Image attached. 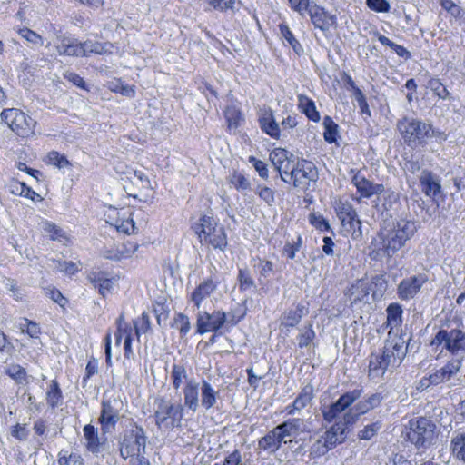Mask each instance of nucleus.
<instances>
[{
	"instance_id": "nucleus-1",
	"label": "nucleus",
	"mask_w": 465,
	"mask_h": 465,
	"mask_svg": "<svg viewBox=\"0 0 465 465\" xmlns=\"http://www.w3.org/2000/svg\"><path fill=\"white\" fill-rule=\"evenodd\" d=\"M408 344L403 336L389 337L382 351L370 355L368 375L371 379L381 378L387 370L399 366L404 359Z\"/></svg>"
},
{
	"instance_id": "nucleus-2",
	"label": "nucleus",
	"mask_w": 465,
	"mask_h": 465,
	"mask_svg": "<svg viewBox=\"0 0 465 465\" xmlns=\"http://www.w3.org/2000/svg\"><path fill=\"white\" fill-rule=\"evenodd\" d=\"M398 128L404 142L411 147L425 146L427 140L430 138H435L440 143L446 140L443 133L418 119L404 118L399 122Z\"/></svg>"
},
{
	"instance_id": "nucleus-3",
	"label": "nucleus",
	"mask_w": 465,
	"mask_h": 465,
	"mask_svg": "<svg viewBox=\"0 0 465 465\" xmlns=\"http://www.w3.org/2000/svg\"><path fill=\"white\" fill-rule=\"evenodd\" d=\"M416 230L414 222L401 219L391 229L381 231L379 236L381 239V250L383 254L392 257L414 235Z\"/></svg>"
},
{
	"instance_id": "nucleus-4",
	"label": "nucleus",
	"mask_w": 465,
	"mask_h": 465,
	"mask_svg": "<svg viewBox=\"0 0 465 465\" xmlns=\"http://www.w3.org/2000/svg\"><path fill=\"white\" fill-rule=\"evenodd\" d=\"M183 414V406L173 403L163 397L154 401V421L157 428L163 431H170L180 425Z\"/></svg>"
},
{
	"instance_id": "nucleus-5",
	"label": "nucleus",
	"mask_w": 465,
	"mask_h": 465,
	"mask_svg": "<svg viewBox=\"0 0 465 465\" xmlns=\"http://www.w3.org/2000/svg\"><path fill=\"white\" fill-rule=\"evenodd\" d=\"M201 242L211 244L213 248L224 251L227 246V236L223 226H218L216 221L209 215H203L194 225Z\"/></svg>"
},
{
	"instance_id": "nucleus-6",
	"label": "nucleus",
	"mask_w": 465,
	"mask_h": 465,
	"mask_svg": "<svg viewBox=\"0 0 465 465\" xmlns=\"http://www.w3.org/2000/svg\"><path fill=\"white\" fill-rule=\"evenodd\" d=\"M435 429V424L425 417L411 419L409 421L407 438L417 448H427L434 440Z\"/></svg>"
},
{
	"instance_id": "nucleus-7",
	"label": "nucleus",
	"mask_w": 465,
	"mask_h": 465,
	"mask_svg": "<svg viewBox=\"0 0 465 465\" xmlns=\"http://www.w3.org/2000/svg\"><path fill=\"white\" fill-rule=\"evenodd\" d=\"M146 440L145 432L142 427L134 425L131 429L126 430L120 443L121 456L124 460L139 456L145 449Z\"/></svg>"
},
{
	"instance_id": "nucleus-8",
	"label": "nucleus",
	"mask_w": 465,
	"mask_h": 465,
	"mask_svg": "<svg viewBox=\"0 0 465 465\" xmlns=\"http://www.w3.org/2000/svg\"><path fill=\"white\" fill-rule=\"evenodd\" d=\"M432 346L442 345L453 355L465 353V332L460 329H440L430 343Z\"/></svg>"
},
{
	"instance_id": "nucleus-9",
	"label": "nucleus",
	"mask_w": 465,
	"mask_h": 465,
	"mask_svg": "<svg viewBox=\"0 0 465 465\" xmlns=\"http://www.w3.org/2000/svg\"><path fill=\"white\" fill-rule=\"evenodd\" d=\"M1 118L16 134L25 137L34 133L35 122L16 108L5 109Z\"/></svg>"
},
{
	"instance_id": "nucleus-10",
	"label": "nucleus",
	"mask_w": 465,
	"mask_h": 465,
	"mask_svg": "<svg viewBox=\"0 0 465 465\" xmlns=\"http://www.w3.org/2000/svg\"><path fill=\"white\" fill-rule=\"evenodd\" d=\"M318 179V172L312 162L306 160L297 161L296 167L291 172V178L289 183L292 182L295 188L307 190L312 182H316Z\"/></svg>"
},
{
	"instance_id": "nucleus-11",
	"label": "nucleus",
	"mask_w": 465,
	"mask_h": 465,
	"mask_svg": "<svg viewBox=\"0 0 465 465\" xmlns=\"http://www.w3.org/2000/svg\"><path fill=\"white\" fill-rule=\"evenodd\" d=\"M353 423H355V416L351 413H345L342 419L336 421L322 436L325 441L324 444L332 450L338 444L342 443L347 438L349 426Z\"/></svg>"
},
{
	"instance_id": "nucleus-12",
	"label": "nucleus",
	"mask_w": 465,
	"mask_h": 465,
	"mask_svg": "<svg viewBox=\"0 0 465 465\" xmlns=\"http://www.w3.org/2000/svg\"><path fill=\"white\" fill-rule=\"evenodd\" d=\"M226 322V312L223 311H199L196 314V332L204 334L206 332H217Z\"/></svg>"
},
{
	"instance_id": "nucleus-13",
	"label": "nucleus",
	"mask_w": 465,
	"mask_h": 465,
	"mask_svg": "<svg viewBox=\"0 0 465 465\" xmlns=\"http://www.w3.org/2000/svg\"><path fill=\"white\" fill-rule=\"evenodd\" d=\"M362 390L355 389L342 394L335 402L322 408V413L325 420L331 422L336 417L361 398Z\"/></svg>"
},
{
	"instance_id": "nucleus-14",
	"label": "nucleus",
	"mask_w": 465,
	"mask_h": 465,
	"mask_svg": "<svg viewBox=\"0 0 465 465\" xmlns=\"http://www.w3.org/2000/svg\"><path fill=\"white\" fill-rule=\"evenodd\" d=\"M120 405L121 401L116 398L103 400L99 422L104 432L110 431V430L114 428L115 424L119 420Z\"/></svg>"
},
{
	"instance_id": "nucleus-15",
	"label": "nucleus",
	"mask_w": 465,
	"mask_h": 465,
	"mask_svg": "<svg viewBox=\"0 0 465 465\" xmlns=\"http://www.w3.org/2000/svg\"><path fill=\"white\" fill-rule=\"evenodd\" d=\"M427 281L428 277L424 273H419L403 279L397 287L398 297L401 300L414 298Z\"/></svg>"
},
{
	"instance_id": "nucleus-16",
	"label": "nucleus",
	"mask_w": 465,
	"mask_h": 465,
	"mask_svg": "<svg viewBox=\"0 0 465 465\" xmlns=\"http://www.w3.org/2000/svg\"><path fill=\"white\" fill-rule=\"evenodd\" d=\"M351 183L357 188V192L361 196L364 198H371L373 195L381 194L384 191L383 184L373 183L367 180L360 172L353 175Z\"/></svg>"
},
{
	"instance_id": "nucleus-17",
	"label": "nucleus",
	"mask_w": 465,
	"mask_h": 465,
	"mask_svg": "<svg viewBox=\"0 0 465 465\" xmlns=\"http://www.w3.org/2000/svg\"><path fill=\"white\" fill-rule=\"evenodd\" d=\"M315 27L322 31H328L336 23L334 15L327 13L322 7L312 4L307 11Z\"/></svg>"
},
{
	"instance_id": "nucleus-18",
	"label": "nucleus",
	"mask_w": 465,
	"mask_h": 465,
	"mask_svg": "<svg viewBox=\"0 0 465 465\" xmlns=\"http://www.w3.org/2000/svg\"><path fill=\"white\" fill-rule=\"evenodd\" d=\"M461 359L449 361L443 367L431 373L430 375V380L432 381L433 385H439L450 381L451 377L460 371L461 368Z\"/></svg>"
},
{
	"instance_id": "nucleus-19",
	"label": "nucleus",
	"mask_w": 465,
	"mask_h": 465,
	"mask_svg": "<svg viewBox=\"0 0 465 465\" xmlns=\"http://www.w3.org/2000/svg\"><path fill=\"white\" fill-rule=\"evenodd\" d=\"M305 430V423L302 419H289L286 421L277 425L275 431L280 436V440L286 443V438H296L300 433Z\"/></svg>"
},
{
	"instance_id": "nucleus-20",
	"label": "nucleus",
	"mask_w": 465,
	"mask_h": 465,
	"mask_svg": "<svg viewBox=\"0 0 465 465\" xmlns=\"http://www.w3.org/2000/svg\"><path fill=\"white\" fill-rule=\"evenodd\" d=\"M422 192L430 198L437 197L441 192L440 178L429 170H423L419 178Z\"/></svg>"
},
{
	"instance_id": "nucleus-21",
	"label": "nucleus",
	"mask_w": 465,
	"mask_h": 465,
	"mask_svg": "<svg viewBox=\"0 0 465 465\" xmlns=\"http://www.w3.org/2000/svg\"><path fill=\"white\" fill-rule=\"evenodd\" d=\"M308 312L309 309L304 304L298 303L282 314L280 324L285 328H293L300 323L302 317L306 316Z\"/></svg>"
},
{
	"instance_id": "nucleus-22",
	"label": "nucleus",
	"mask_w": 465,
	"mask_h": 465,
	"mask_svg": "<svg viewBox=\"0 0 465 465\" xmlns=\"http://www.w3.org/2000/svg\"><path fill=\"white\" fill-rule=\"evenodd\" d=\"M218 287V282L212 278L203 281L191 293V301L200 309L203 300L208 298Z\"/></svg>"
},
{
	"instance_id": "nucleus-23",
	"label": "nucleus",
	"mask_w": 465,
	"mask_h": 465,
	"mask_svg": "<svg viewBox=\"0 0 465 465\" xmlns=\"http://www.w3.org/2000/svg\"><path fill=\"white\" fill-rule=\"evenodd\" d=\"M200 383L195 379H189L183 388L184 406L195 412L200 406Z\"/></svg>"
},
{
	"instance_id": "nucleus-24",
	"label": "nucleus",
	"mask_w": 465,
	"mask_h": 465,
	"mask_svg": "<svg viewBox=\"0 0 465 465\" xmlns=\"http://www.w3.org/2000/svg\"><path fill=\"white\" fill-rule=\"evenodd\" d=\"M259 124L262 132L273 139L281 138V129L271 109L264 110L259 116Z\"/></svg>"
},
{
	"instance_id": "nucleus-25",
	"label": "nucleus",
	"mask_w": 465,
	"mask_h": 465,
	"mask_svg": "<svg viewBox=\"0 0 465 465\" xmlns=\"http://www.w3.org/2000/svg\"><path fill=\"white\" fill-rule=\"evenodd\" d=\"M369 294V284L362 279L357 280L345 292V295L349 298L351 304L357 303L359 302H367Z\"/></svg>"
},
{
	"instance_id": "nucleus-26",
	"label": "nucleus",
	"mask_w": 465,
	"mask_h": 465,
	"mask_svg": "<svg viewBox=\"0 0 465 465\" xmlns=\"http://www.w3.org/2000/svg\"><path fill=\"white\" fill-rule=\"evenodd\" d=\"M55 48L59 55L68 56H82L83 52L81 51V44H78L75 40L59 36L55 41Z\"/></svg>"
},
{
	"instance_id": "nucleus-27",
	"label": "nucleus",
	"mask_w": 465,
	"mask_h": 465,
	"mask_svg": "<svg viewBox=\"0 0 465 465\" xmlns=\"http://www.w3.org/2000/svg\"><path fill=\"white\" fill-rule=\"evenodd\" d=\"M201 405L205 410H210L217 403L219 391H215L211 383L203 380L200 387Z\"/></svg>"
},
{
	"instance_id": "nucleus-28",
	"label": "nucleus",
	"mask_w": 465,
	"mask_h": 465,
	"mask_svg": "<svg viewBox=\"0 0 465 465\" xmlns=\"http://www.w3.org/2000/svg\"><path fill=\"white\" fill-rule=\"evenodd\" d=\"M298 107L310 120L313 122L320 121V114L316 110L315 104L308 96L298 95Z\"/></svg>"
},
{
	"instance_id": "nucleus-29",
	"label": "nucleus",
	"mask_w": 465,
	"mask_h": 465,
	"mask_svg": "<svg viewBox=\"0 0 465 465\" xmlns=\"http://www.w3.org/2000/svg\"><path fill=\"white\" fill-rule=\"evenodd\" d=\"M282 440H280V436L275 428L269 431L265 436L261 438L258 441V446L263 450H270L274 452L281 448Z\"/></svg>"
},
{
	"instance_id": "nucleus-30",
	"label": "nucleus",
	"mask_w": 465,
	"mask_h": 465,
	"mask_svg": "<svg viewBox=\"0 0 465 465\" xmlns=\"http://www.w3.org/2000/svg\"><path fill=\"white\" fill-rule=\"evenodd\" d=\"M83 430L88 450L93 453L99 452L101 442L99 440L97 429L91 424H87L84 427Z\"/></svg>"
},
{
	"instance_id": "nucleus-31",
	"label": "nucleus",
	"mask_w": 465,
	"mask_h": 465,
	"mask_svg": "<svg viewBox=\"0 0 465 465\" xmlns=\"http://www.w3.org/2000/svg\"><path fill=\"white\" fill-rule=\"evenodd\" d=\"M450 450L457 460L465 463V432L457 433L451 438Z\"/></svg>"
},
{
	"instance_id": "nucleus-32",
	"label": "nucleus",
	"mask_w": 465,
	"mask_h": 465,
	"mask_svg": "<svg viewBox=\"0 0 465 465\" xmlns=\"http://www.w3.org/2000/svg\"><path fill=\"white\" fill-rule=\"evenodd\" d=\"M41 228L52 241L63 242L67 239L65 232L55 223L44 221L41 223Z\"/></svg>"
},
{
	"instance_id": "nucleus-33",
	"label": "nucleus",
	"mask_w": 465,
	"mask_h": 465,
	"mask_svg": "<svg viewBox=\"0 0 465 465\" xmlns=\"http://www.w3.org/2000/svg\"><path fill=\"white\" fill-rule=\"evenodd\" d=\"M62 398V391L58 382L55 380H52L46 391L47 404L52 409H54L61 404Z\"/></svg>"
},
{
	"instance_id": "nucleus-34",
	"label": "nucleus",
	"mask_w": 465,
	"mask_h": 465,
	"mask_svg": "<svg viewBox=\"0 0 465 465\" xmlns=\"http://www.w3.org/2000/svg\"><path fill=\"white\" fill-rule=\"evenodd\" d=\"M89 280L97 288L100 294L104 297L110 292L113 282L110 279L104 277L102 273H93L89 275Z\"/></svg>"
},
{
	"instance_id": "nucleus-35",
	"label": "nucleus",
	"mask_w": 465,
	"mask_h": 465,
	"mask_svg": "<svg viewBox=\"0 0 465 465\" xmlns=\"http://www.w3.org/2000/svg\"><path fill=\"white\" fill-rule=\"evenodd\" d=\"M387 321L391 327L399 326L402 322V308L399 303H391L387 307Z\"/></svg>"
},
{
	"instance_id": "nucleus-36",
	"label": "nucleus",
	"mask_w": 465,
	"mask_h": 465,
	"mask_svg": "<svg viewBox=\"0 0 465 465\" xmlns=\"http://www.w3.org/2000/svg\"><path fill=\"white\" fill-rule=\"evenodd\" d=\"M172 327L179 331L181 338H184L191 330L189 317L182 312L175 314Z\"/></svg>"
},
{
	"instance_id": "nucleus-37",
	"label": "nucleus",
	"mask_w": 465,
	"mask_h": 465,
	"mask_svg": "<svg viewBox=\"0 0 465 465\" xmlns=\"http://www.w3.org/2000/svg\"><path fill=\"white\" fill-rule=\"evenodd\" d=\"M171 379L173 388L178 390L183 381H188L185 367L183 364H173L171 371Z\"/></svg>"
},
{
	"instance_id": "nucleus-38",
	"label": "nucleus",
	"mask_w": 465,
	"mask_h": 465,
	"mask_svg": "<svg viewBox=\"0 0 465 465\" xmlns=\"http://www.w3.org/2000/svg\"><path fill=\"white\" fill-rule=\"evenodd\" d=\"M323 126H324V139L327 143H332L337 140L338 134V124L330 117L325 116L323 118Z\"/></svg>"
},
{
	"instance_id": "nucleus-39",
	"label": "nucleus",
	"mask_w": 465,
	"mask_h": 465,
	"mask_svg": "<svg viewBox=\"0 0 465 465\" xmlns=\"http://www.w3.org/2000/svg\"><path fill=\"white\" fill-rule=\"evenodd\" d=\"M313 387L307 384L302 389V391L293 401V408L298 411L304 408L312 399Z\"/></svg>"
},
{
	"instance_id": "nucleus-40",
	"label": "nucleus",
	"mask_w": 465,
	"mask_h": 465,
	"mask_svg": "<svg viewBox=\"0 0 465 465\" xmlns=\"http://www.w3.org/2000/svg\"><path fill=\"white\" fill-rule=\"evenodd\" d=\"M5 373L15 381L18 384H24L27 382V373L24 367L19 364H11L6 370Z\"/></svg>"
},
{
	"instance_id": "nucleus-41",
	"label": "nucleus",
	"mask_w": 465,
	"mask_h": 465,
	"mask_svg": "<svg viewBox=\"0 0 465 465\" xmlns=\"http://www.w3.org/2000/svg\"><path fill=\"white\" fill-rule=\"evenodd\" d=\"M224 116L229 127L236 128L240 125L241 122L243 121L240 109L235 105L227 106L224 111Z\"/></svg>"
},
{
	"instance_id": "nucleus-42",
	"label": "nucleus",
	"mask_w": 465,
	"mask_h": 465,
	"mask_svg": "<svg viewBox=\"0 0 465 465\" xmlns=\"http://www.w3.org/2000/svg\"><path fill=\"white\" fill-rule=\"evenodd\" d=\"M427 88L430 89L439 98L446 100L450 98V94L439 78H430L427 83Z\"/></svg>"
},
{
	"instance_id": "nucleus-43",
	"label": "nucleus",
	"mask_w": 465,
	"mask_h": 465,
	"mask_svg": "<svg viewBox=\"0 0 465 465\" xmlns=\"http://www.w3.org/2000/svg\"><path fill=\"white\" fill-rule=\"evenodd\" d=\"M280 31L282 36L288 42L292 47L293 51L297 54H301L303 52V48L298 40L293 36L292 31L286 25H280Z\"/></svg>"
},
{
	"instance_id": "nucleus-44",
	"label": "nucleus",
	"mask_w": 465,
	"mask_h": 465,
	"mask_svg": "<svg viewBox=\"0 0 465 465\" xmlns=\"http://www.w3.org/2000/svg\"><path fill=\"white\" fill-rule=\"evenodd\" d=\"M229 183L240 192L246 191L250 188V182L245 175L236 171L230 174Z\"/></svg>"
},
{
	"instance_id": "nucleus-45",
	"label": "nucleus",
	"mask_w": 465,
	"mask_h": 465,
	"mask_svg": "<svg viewBox=\"0 0 465 465\" xmlns=\"http://www.w3.org/2000/svg\"><path fill=\"white\" fill-rule=\"evenodd\" d=\"M290 156H292V154L287 150L283 148H276L271 152L270 161L275 169H281V165L289 159Z\"/></svg>"
},
{
	"instance_id": "nucleus-46",
	"label": "nucleus",
	"mask_w": 465,
	"mask_h": 465,
	"mask_svg": "<svg viewBox=\"0 0 465 465\" xmlns=\"http://www.w3.org/2000/svg\"><path fill=\"white\" fill-rule=\"evenodd\" d=\"M58 456V465H84L83 458L76 453L61 450Z\"/></svg>"
},
{
	"instance_id": "nucleus-47",
	"label": "nucleus",
	"mask_w": 465,
	"mask_h": 465,
	"mask_svg": "<svg viewBox=\"0 0 465 465\" xmlns=\"http://www.w3.org/2000/svg\"><path fill=\"white\" fill-rule=\"evenodd\" d=\"M255 193L269 206H272L275 203V191L268 186L258 185Z\"/></svg>"
},
{
	"instance_id": "nucleus-48",
	"label": "nucleus",
	"mask_w": 465,
	"mask_h": 465,
	"mask_svg": "<svg viewBox=\"0 0 465 465\" xmlns=\"http://www.w3.org/2000/svg\"><path fill=\"white\" fill-rule=\"evenodd\" d=\"M315 338V332L312 329V325L309 324V326L305 327L301 331V333L297 337L298 345L300 348L308 347Z\"/></svg>"
},
{
	"instance_id": "nucleus-49",
	"label": "nucleus",
	"mask_w": 465,
	"mask_h": 465,
	"mask_svg": "<svg viewBox=\"0 0 465 465\" xmlns=\"http://www.w3.org/2000/svg\"><path fill=\"white\" fill-rule=\"evenodd\" d=\"M134 329L138 339L141 333H146L151 330L150 316L147 312H143L142 316L134 322Z\"/></svg>"
},
{
	"instance_id": "nucleus-50",
	"label": "nucleus",
	"mask_w": 465,
	"mask_h": 465,
	"mask_svg": "<svg viewBox=\"0 0 465 465\" xmlns=\"http://www.w3.org/2000/svg\"><path fill=\"white\" fill-rule=\"evenodd\" d=\"M81 51L83 52L82 56L92 53L102 54L106 52L105 47L98 42L85 41L84 43L81 44Z\"/></svg>"
},
{
	"instance_id": "nucleus-51",
	"label": "nucleus",
	"mask_w": 465,
	"mask_h": 465,
	"mask_svg": "<svg viewBox=\"0 0 465 465\" xmlns=\"http://www.w3.org/2000/svg\"><path fill=\"white\" fill-rule=\"evenodd\" d=\"M341 214L342 215V222H348L351 224V227L361 224L357 213L351 206H343Z\"/></svg>"
},
{
	"instance_id": "nucleus-52",
	"label": "nucleus",
	"mask_w": 465,
	"mask_h": 465,
	"mask_svg": "<svg viewBox=\"0 0 465 465\" xmlns=\"http://www.w3.org/2000/svg\"><path fill=\"white\" fill-rule=\"evenodd\" d=\"M293 167H296V162L293 159V155L290 156L289 159H287L282 165L281 169H276L281 176V179L285 182L289 183V179L291 178V172L293 169Z\"/></svg>"
},
{
	"instance_id": "nucleus-53",
	"label": "nucleus",
	"mask_w": 465,
	"mask_h": 465,
	"mask_svg": "<svg viewBox=\"0 0 465 465\" xmlns=\"http://www.w3.org/2000/svg\"><path fill=\"white\" fill-rule=\"evenodd\" d=\"M239 286L242 291H246L254 286V281L248 269H240L238 273Z\"/></svg>"
},
{
	"instance_id": "nucleus-54",
	"label": "nucleus",
	"mask_w": 465,
	"mask_h": 465,
	"mask_svg": "<svg viewBox=\"0 0 465 465\" xmlns=\"http://www.w3.org/2000/svg\"><path fill=\"white\" fill-rule=\"evenodd\" d=\"M114 226L118 232H123L126 234H131L135 232V224L132 218L117 219Z\"/></svg>"
},
{
	"instance_id": "nucleus-55",
	"label": "nucleus",
	"mask_w": 465,
	"mask_h": 465,
	"mask_svg": "<svg viewBox=\"0 0 465 465\" xmlns=\"http://www.w3.org/2000/svg\"><path fill=\"white\" fill-rule=\"evenodd\" d=\"M25 324L20 323L21 331L25 332L31 338H38L41 332L39 325L35 322L29 321L28 319H25Z\"/></svg>"
},
{
	"instance_id": "nucleus-56",
	"label": "nucleus",
	"mask_w": 465,
	"mask_h": 465,
	"mask_svg": "<svg viewBox=\"0 0 465 465\" xmlns=\"http://www.w3.org/2000/svg\"><path fill=\"white\" fill-rule=\"evenodd\" d=\"M324 440L321 437L319 438L312 446L310 449V455L312 457H321L325 455L329 450L331 449L327 447L326 444H324Z\"/></svg>"
},
{
	"instance_id": "nucleus-57",
	"label": "nucleus",
	"mask_w": 465,
	"mask_h": 465,
	"mask_svg": "<svg viewBox=\"0 0 465 465\" xmlns=\"http://www.w3.org/2000/svg\"><path fill=\"white\" fill-rule=\"evenodd\" d=\"M302 244V237L299 235L297 241L293 242H286L283 247V253L291 260L295 258L296 252L300 251Z\"/></svg>"
},
{
	"instance_id": "nucleus-58",
	"label": "nucleus",
	"mask_w": 465,
	"mask_h": 465,
	"mask_svg": "<svg viewBox=\"0 0 465 465\" xmlns=\"http://www.w3.org/2000/svg\"><path fill=\"white\" fill-rule=\"evenodd\" d=\"M11 435L18 440L25 441L28 439L29 430L25 424L16 423L11 427Z\"/></svg>"
},
{
	"instance_id": "nucleus-59",
	"label": "nucleus",
	"mask_w": 465,
	"mask_h": 465,
	"mask_svg": "<svg viewBox=\"0 0 465 465\" xmlns=\"http://www.w3.org/2000/svg\"><path fill=\"white\" fill-rule=\"evenodd\" d=\"M48 161L50 164H53L58 168H64L70 165V163L66 157L55 151L50 152L48 153Z\"/></svg>"
},
{
	"instance_id": "nucleus-60",
	"label": "nucleus",
	"mask_w": 465,
	"mask_h": 465,
	"mask_svg": "<svg viewBox=\"0 0 465 465\" xmlns=\"http://www.w3.org/2000/svg\"><path fill=\"white\" fill-rule=\"evenodd\" d=\"M366 5L375 12H389L391 8L387 0H366Z\"/></svg>"
},
{
	"instance_id": "nucleus-61",
	"label": "nucleus",
	"mask_w": 465,
	"mask_h": 465,
	"mask_svg": "<svg viewBox=\"0 0 465 465\" xmlns=\"http://www.w3.org/2000/svg\"><path fill=\"white\" fill-rule=\"evenodd\" d=\"M134 178L135 179L134 183L140 185L142 189L150 191L153 190L151 182L143 172L137 170L134 171Z\"/></svg>"
},
{
	"instance_id": "nucleus-62",
	"label": "nucleus",
	"mask_w": 465,
	"mask_h": 465,
	"mask_svg": "<svg viewBox=\"0 0 465 465\" xmlns=\"http://www.w3.org/2000/svg\"><path fill=\"white\" fill-rule=\"evenodd\" d=\"M118 246L120 260L125 259L133 255L138 248V245L134 242L122 243Z\"/></svg>"
},
{
	"instance_id": "nucleus-63",
	"label": "nucleus",
	"mask_w": 465,
	"mask_h": 465,
	"mask_svg": "<svg viewBox=\"0 0 465 465\" xmlns=\"http://www.w3.org/2000/svg\"><path fill=\"white\" fill-rule=\"evenodd\" d=\"M381 425L376 422L372 424H369L364 427L363 430L359 431V438L361 440H371L379 430Z\"/></svg>"
},
{
	"instance_id": "nucleus-64",
	"label": "nucleus",
	"mask_w": 465,
	"mask_h": 465,
	"mask_svg": "<svg viewBox=\"0 0 465 465\" xmlns=\"http://www.w3.org/2000/svg\"><path fill=\"white\" fill-rule=\"evenodd\" d=\"M224 465H245L244 461L242 460L241 451L237 449H235L232 452L228 454L224 460Z\"/></svg>"
}]
</instances>
